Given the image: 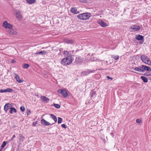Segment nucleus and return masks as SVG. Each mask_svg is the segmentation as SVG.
Masks as SVG:
<instances>
[{"mask_svg": "<svg viewBox=\"0 0 151 151\" xmlns=\"http://www.w3.org/2000/svg\"><path fill=\"white\" fill-rule=\"evenodd\" d=\"M91 16V14L88 13L81 14L77 16V17L78 19L82 20L88 19Z\"/></svg>", "mask_w": 151, "mask_h": 151, "instance_id": "nucleus-1", "label": "nucleus"}, {"mask_svg": "<svg viewBox=\"0 0 151 151\" xmlns=\"http://www.w3.org/2000/svg\"><path fill=\"white\" fill-rule=\"evenodd\" d=\"M140 58L143 63L148 65H151V61L149 57L145 55L142 54L141 55Z\"/></svg>", "mask_w": 151, "mask_h": 151, "instance_id": "nucleus-2", "label": "nucleus"}, {"mask_svg": "<svg viewBox=\"0 0 151 151\" xmlns=\"http://www.w3.org/2000/svg\"><path fill=\"white\" fill-rule=\"evenodd\" d=\"M73 61L69 59H67L65 58H63L61 61V63L63 65H68L72 62Z\"/></svg>", "mask_w": 151, "mask_h": 151, "instance_id": "nucleus-3", "label": "nucleus"}, {"mask_svg": "<svg viewBox=\"0 0 151 151\" xmlns=\"http://www.w3.org/2000/svg\"><path fill=\"white\" fill-rule=\"evenodd\" d=\"M3 27L6 29H12L13 25L12 24L8 23L7 21L4 22L2 24Z\"/></svg>", "mask_w": 151, "mask_h": 151, "instance_id": "nucleus-4", "label": "nucleus"}, {"mask_svg": "<svg viewBox=\"0 0 151 151\" xmlns=\"http://www.w3.org/2000/svg\"><path fill=\"white\" fill-rule=\"evenodd\" d=\"M63 55L64 56L66 57L65 58L68 59H69L70 60L73 61V59L72 58V55L70 53L68 52L67 51H64L63 52Z\"/></svg>", "mask_w": 151, "mask_h": 151, "instance_id": "nucleus-5", "label": "nucleus"}, {"mask_svg": "<svg viewBox=\"0 0 151 151\" xmlns=\"http://www.w3.org/2000/svg\"><path fill=\"white\" fill-rule=\"evenodd\" d=\"M15 15L16 18L20 21L22 18V15L21 12L19 10H16L15 11Z\"/></svg>", "mask_w": 151, "mask_h": 151, "instance_id": "nucleus-6", "label": "nucleus"}, {"mask_svg": "<svg viewBox=\"0 0 151 151\" xmlns=\"http://www.w3.org/2000/svg\"><path fill=\"white\" fill-rule=\"evenodd\" d=\"M57 92L59 93H61L62 96L64 97H66L68 96V93L65 90L58 89Z\"/></svg>", "mask_w": 151, "mask_h": 151, "instance_id": "nucleus-7", "label": "nucleus"}, {"mask_svg": "<svg viewBox=\"0 0 151 151\" xmlns=\"http://www.w3.org/2000/svg\"><path fill=\"white\" fill-rule=\"evenodd\" d=\"M95 71V70H89L86 71H83L81 73V76H83L86 75L91 73H93Z\"/></svg>", "mask_w": 151, "mask_h": 151, "instance_id": "nucleus-8", "label": "nucleus"}, {"mask_svg": "<svg viewBox=\"0 0 151 151\" xmlns=\"http://www.w3.org/2000/svg\"><path fill=\"white\" fill-rule=\"evenodd\" d=\"M7 32L10 35H14L16 34L17 32V31L16 29H9L8 30H7Z\"/></svg>", "mask_w": 151, "mask_h": 151, "instance_id": "nucleus-9", "label": "nucleus"}, {"mask_svg": "<svg viewBox=\"0 0 151 151\" xmlns=\"http://www.w3.org/2000/svg\"><path fill=\"white\" fill-rule=\"evenodd\" d=\"M141 68H142L143 72L145 70L147 71H151V68L147 66L142 65Z\"/></svg>", "mask_w": 151, "mask_h": 151, "instance_id": "nucleus-10", "label": "nucleus"}, {"mask_svg": "<svg viewBox=\"0 0 151 151\" xmlns=\"http://www.w3.org/2000/svg\"><path fill=\"white\" fill-rule=\"evenodd\" d=\"M98 23L102 27H106L107 26V24L101 19L98 21Z\"/></svg>", "mask_w": 151, "mask_h": 151, "instance_id": "nucleus-11", "label": "nucleus"}, {"mask_svg": "<svg viewBox=\"0 0 151 151\" xmlns=\"http://www.w3.org/2000/svg\"><path fill=\"white\" fill-rule=\"evenodd\" d=\"M14 78L19 83H22L23 81V80L20 79L19 76L16 73L14 74Z\"/></svg>", "mask_w": 151, "mask_h": 151, "instance_id": "nucleus-12", "label": "nucleus"}, {"mask_svg": "<svg viewBox=\"0 0 151 151\" xmlns=\"http://www.w3.org/2000/svg\"><path fill=\"white\" fill-rule=\"evenodd\" d=\"M11 106V105L7 103L4 106V109L5 111L7 112L9 109H10Z\"/></svg>", "mask_w": 151, "mask_h": 151, "instance_id": "nucleus-13", "label": "nucleus"}, {"mask_svg": "<svg viewBox=\"0 0 151 151\" xmlns=\"http://www.w3.org/2000/svg\"><path fill=\"white\" fill-rule=\"evenodd\" d=\"M41 123L42 124L45 126L50 125V124L49 122L43 119L41 120Z\"/></svg>", "mask_w": 151, "mask_h": 151, "instance_id": "nucleus-14", "label": "nucleus"}, {"mask_svg": "<svg viewBox=\"0 0 151 151\" xmlns=\"http://www.w3.org/2000/svg\"><path fill=\"white\" fill-rule=\"evenodd\" d=\"M131 29L134 30L135 31H138L140 29V27L139 26L136 25H134L132 26L131 27Z\"/></svg>", "mask_w": 151, "mask_h": 151, "instance_id": "nucleus-15", "label": "nucleus"}, {"mask_svg": "<svg viewBox=\"0 0 151 151\" xmlns=\"http://www.w3.org/2000/svg\"><path fill=\"white\" fill-rule=\"evenodd\" d=\"M83 61L82 58L80 57H76L75 60V62L77 64H79Z\"/></svg>", "mask_w": 151, "mask_h": 151, "instance_id": "nucleus-16", "label": "nucleus"}, {"mask_svg": "<svg viewBox=\"0 0 151 151\" xmlns=\"http://www.w3.org/2000/svg\"><path fill=\"white\" fill-rule=\"evenodd\" d=\"M71 12L72 13L75 14H77L79 13V12L77 11V9L75 7L71 8Z\"/></svg>", "mask_w": 151, "mask_h": 151, "instance_id": "nucleus-17", "label": "nucleus"}, {"mask_svg": "<svg viewBox=\"0 0 151 151\" xmlns=\"http://www.w3.org/2000/svg\"><path fill=\"white\" fill-rule=\"evenodd\" d=\"M17 112L16 109L14 107H11L9 111V112L11 114H12L13 113H16Z\"/></svg>", "mask_w": 151, "mask_h": 151, "instance_id": "nucleus-18", "label": "nucleus"}, {"mask_svg": "<svg viewBox=\"0 0 151 151\" xmlns=\"http://www.w3.org/2000/svg\"><path fill=\"white\" fill-rule=\"evenodd\" d=\"M47 52V51L45 50L41 51L39 52H38L36 53V54L45 55Z\"/></svg>", "mask_w": 151, "mask_h": 151, "instance_id": "nucleus-19", "label": "nucleus"}, {"mask_svg": "<svg viewBox=\"0 0 151 151\" xmlns=\"http://www.w3.org/2000/svg\"><path fill=\"white\" fill-rule=\"evenodd\" d=\"M135 38L138 40H142L144 39L143 36L140 35H138Z\"/></svg>", "mask_w": 151, "mask_h": 151, "instance_id": "nucleus-20", "label": "nucleus"}, {"mask_svg": "<svg viewBox=\"0 0 151 151\" xmlns=\"http://www.w3.org/2000/svg\"><path fill=\"white\" fill-rule=\"evenodd\" d=\"M42 100V101H45L46 102H47L49 101V99L46 97L45 96H42L41 97Z\"/></svg>", "mask_w": 151, "mask_h": 151, "instance_id": "nucleus-21", "label": "nucleus"}, {"mask_svg": "<svg viewBox=\"0 0 151 151\" xmlns=\"http://www.w3.org/2000/svg\"><path fill=\"white\" fill-rule=\"evenodd\" d=\"M135 70L138 71L139 72H143L142 68H139L138 67H135L133 69Z\"/></svg>", "mask_w": 151, "mask_h": 151, "instance_id": "nucleus-22", "label": "nucleus"}, {"mask_svg": "<svg viewBox=\"0 0 151 151\" xmlns=\"http://www.w3.org/2000/svg\"><path fill=\"white\" fill-rule=\"evenodd\" d=\"M19 140L20 142H22L25 138L21 134H20L19 135Z\"/></svg>", "mask_w": 151, "mask_h": 151, "instance_id": "nucleus-23", "label": "nucleus"}, {"mask_svg": "<svg viewBox=\"0 0 151 151\" xmlns=\"http://www.w3.org/2000/svg\"><path fill=\"white\" fill-rule=\"evenodd\" d=\"M50 116L51 118L54 120L55 122H57V120L56 116L52 114H51Z\"/></svg>", "mask_w": 151, "mask_h": 151, "instance_id": "nucleus-24", "label": "nucleus"}, {"mask_svg": "<svg viewBox=\"0 0 151 151\" xmlns=\"http://www.w3.org/2000/svg\"><path fill=\"white\" fill-rule=\"evenodd\" d=\"M141 78L143 81V82L145 83H147L148 81L147 79L145 76H142L141 77Z\"/></svg>", "mask_w": 151, "mask_h": 151, "instance_id": "nucleus-25", "label": "nucleus"}, {"mask_svg": "<svg viewBox=\"0 0 151 151\" xmlns=\"http://www.w3.org/2000/svg\"><path fill=\"white\" fill-rule=\"evenodd\" d=\"M5 92H13V89L10 88H7L6 89Z\"/></svg>", "mask_w": 151, "mask_h": 151, "instance_id": "nucleus-26", "label": "nucleus"}, {"mask_svg": "<svg viewBox=\"0 0 151 151\" xmlns=\"http://www.w3.org/2000/svg\"><path fill=\"white\" fill-rule=\"evenodd\" d=\"M35 0H27V2L29 4H32L35 2Z\"/></svg>", "mask_w": 151, "mask_h": 151, "instance_id": "nucleus-27", "label": "nucleus"}, {"mask_svg": "<svg viewBox=\"0 0 151 151\" xmlns=\"http://www.w3.org/2000/svg\"><path fill=\"white\" fill-rule=\"evenodd\" d=\"M95 93L96 92L95 91L93 90H92L90 93L91 97H93L95 94Z\"/></svg>", "mask_w": 151, "mask_h": 151, "instance_id": "nucleus-28", "label": "nucleus"}, {"mask_svg": "<svg viewBox=\"0 0 151 151\" xmlns=\"http://www.w3.org/2000/svg\"><path fill=\"white\" fill-rule=\"evenodd\" d=\"M66 42L68 44H72L73 42V41L72 40H67L66 41Z\"/></svg>", "mask_w": 151, "mask_h": 151, "instance_id": "nucleus-29", "label": "nucleus"}, {"mask_svg": "<svg viewBox=\"0 0 151 151\" xmlns=\"http://www.w3.org/2000/svg\"><path fill=\"white\" fill-rule=\"evenodd\" d=\"M29 65L28 64H24L23 65V67L24 68H27L29 67Z\"/></svg>", "mask_w": 151, "mask_h": 151, "instance_id": "nucleus-30", "label": "nucleus"}, {"mask_svg": "<svg viewBox=\"0 0 151 151\" xmlns=\"http://www.w3.org/2000/svg\"><path fill=\"white\" fill-rule=\"evenodd\" d=\"M62 121V119L60 117H59L58 118V123L59 124L61 123Z\"/></svg>", "mask_w": 151, "mask_h": 151, "instance_id": "nucleus-31", "label": "nucleus"}, {"mask_svg": "<svg viewBox=\"0 0 151 151\" xmlns=\"http://www.w3.org/2000/svg\"><path fill=\"white\" fill-rule=\"evenodd\" d=\"M54 106L57 108L59 109L60 107V106L59 105L57 104H55Z\"/></svg>", "mask_w": 151, "mask_h": 151, "instance_id": "nucleus-32", "label": "nucleus"}, {"mask_svg": "<svg viewBox=\"0 0 151 151\" xmlns=\"http://www.w3.org/2000/svg\"><path fill=\"white\" fill-rule=\"evenodd\" d=\"M20 109L22 112H24L25 111V108L24 106H22L20 107Z\"/></svg>", "mask_w": 151, "mask_h": 151, "instance_id": "nucleus-33", "label": "nucleus"}, {"mask_svg": "<svg viewBox=\"0 0 151 151\" xmlns=\"http://www.w3.org/2000/svg\"><path fill=\"white\" fill-rule=\"evenodd\" d=\"M6 142L4 141L3 142L2 144L1 145V148H3L6 145Z\"/></svg>", "mask_w": 151, "mask_h": 151, "instance_id": "nucleus-34", "label": "nucleus"}, {"mask_svg": "<svg viewBox=\"0 0 151 151\" xmlns=\"http://www.w3.org/2000/svg\"><path fill=\"white\" fill-rule=\"evenodd\" d=\"M136 122L138 124H140L141 122V120L140 119H137L136 120Z\"/></svg>", "mask_w": 151, "mask_h": 151, "instance_id": "nucleus-35", "label": "nucleus"}, {"mask_svg": "<svg viewBox=\"0 0 151 151\" xmlns=\"http://www.w3.org/2000/svg\"><path fill=\"white\" fill-rule=\"evenodd\" d=\"M31 113V111L29 110H27V115H29Z\"/></svg>", "mask_w": 151, "mask_h": 151, "instance_id": "nucleus-36", "label": "nucleus"}, {"mask_svg": "<svg viewBox=\"0 0 151 151\" xmlns=\"http://www.w3.org/2000/svg\"><path fill=\"white\" fill-rule=\"evenodd\" d=\"M4 92L6 93L5 89H4V90H2V89L0 90V93H4Z\"/></svg>", "mask_w": 151, "mask_h": 151, "instance_id": "nucleus-37", "label": "nucleus"}, {"mask_svg": "<svg viewBox=\"0 0 151 151\" xmlns=\"http://www.w3.org/2000/svg\"><path fill=\"white\" fill-rule=\"evenodd\" d=\"M61 127H63V128H65H65H66V125H65V124H62L61 125Z\"/></svg>", "mask_w": 151, "mask_h": 151, "instance_id": "nucleus-38", "label": "nucleus"}, {"mask_svg": "<svg viewBox=\"0 0 151 151\" xmlns=\"http://www.w3.org/2000/svg\"><path fill=\"white\" fill-rule=\"evenodd\" d=\"M79 1L82 3H86L87 2L86 0H79Z\"/></svg>", "mask_w": 151, "mask_h": 151, "instance_id": "nucleus-39", "label": "nucleus"}, {"mask_svg": "<svg viewBox=\"0 0 151 151\" xmlns=\"http://www.w3.org/2000/svg\"><path fill=\"white\" fill-rule=\"evenodd\" d=\"M119 58V56H115L114 57V58L115 60H118Z\"/></svg>", "mask_w": 151, "mask_h": 151, "instance_id": "nucleus-40", "label": "nucleus"}, {"mask_svg": "<svg viewBox=\"0 0 151 151\" xmlns=\"http://www.w3.org/2000/svg\"><path fill=\"white\" fill-rule=\"evenodd\" d=\"M16 137V136L15 135V134H14L13 136H12V138H11V139H10V141H12V140H13V139L15 137Z\"/></svg>", "mask_w": 151, "mask_h": 151, "instance_id": "nucleus-41", "label": "nucleus"}, {"mask_svg": "<svg viewBox=\"0 0 151 151\" xmlns=\"http://www.w3.org/2000/svg\"><path fill=\"white\" fill-rule=\"evenodd\" d=\"M107 78L108 79H111V80H112L113 79V78H111V77H110L109 76H107Z\"/></svg>", "mask_w": 151, "mask_h": 151, "instance_id": "nucleus-42", "label": "nucleus"}, {"mask_svg": "<svg viewBox=\"0 0 151 151\" xmlns=\"http://www.w3.org/2000/svg\"><path fill=\"white\" fill-rule=\"evenodd\" d=\"M37 122H33V125L35 126H36V125L37 124Z\"/></svg>", "mask_w": 151, "mask_h": 151, "instance_id": "nucleus-43", "label": "nucleus"}, {"mask_svg": "<svg viewBox=\"0 0 151 151\" xmlns=\"http://www.w3.org/2000/svg\"><path fill=\"white\" fill-rule=\"evenodd\" d=\"M144 75L145 76H150L151 75V74L147 75L146 73H145Z\"/></svg>", "mask_w": 151, "mask_h": 151, "instance_id": "nucleus-44", "label": "nucleus"}, {"mask_svg": "<svg viewBox=\"0 0 151 151\" xmlns=\"http://www.w3.org/2000/svg\"><path fill=\"white\" fill-rule=\"evenodd\" d=\"M90 60H91V61H93L94 60V59H93L92 58H90Z\"/></svg>", "mask_w": 151, "mask_h": 151, "instance_id": "nucleus-45", "label": "nucleus"}, {"mask_svg": "<svg viewBox=\"0 0 151 151\" xmlns=\"http://www.w3.org/2000/svg\"><path fill=\"white\" fill-rule=\"evenodd\" d=\"M109 127H108V128H107V129H108V130L109 129Z\"/></svg>", "mask_w": 151, "mask_h": 151, "instance_id": "nucleus-46", "label": "nucleus"}]
</instances>
